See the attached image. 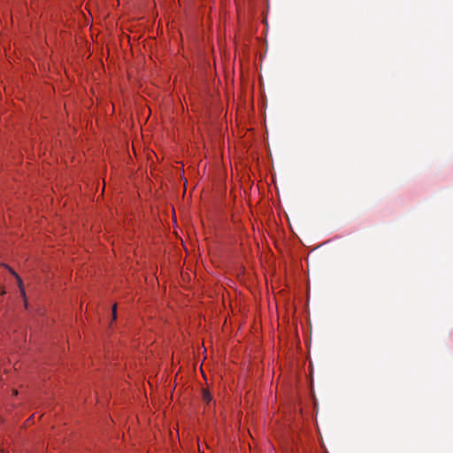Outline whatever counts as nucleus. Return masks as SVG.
Segmentation results:
<instances>
[{
	"label": "nucleus",
	"instance_id": "obj_2",
	"mask_svg": "<svg viewBox=\"0 0 453 453\" xmlns=\"http://www.w3.org/2000/svg\"><path fill=\"white\" fill-rule=\"evenodd\" d=\"M12 273L13 275H15V277H16V279H17V280H18L19 287V288H20V291H21L22 296H25V290H24V288H23V286H22V280H21L20 277H19L18 274H16L14 272H12Z\"/></svg>",
	"mask_w": 453,
	"mask_h": 453
},
{
	"label": "nucleus",
	"instance_id": "obj_1",
	"mask_svg": "<svg viewBox=\"0 0 453 453\" xmlns=\"http://www.w3.org/2000/svg\"><path fill=\"white\" fill-rule=\"evenodd\" d=\"M211 395L210 394V392L206 389H203V400L207 403H210V402L211 401Z\"/></svg>",
	"mask_w": 453,
	"mask_h": 453
},
{
	"label": "nucleus",
	"instance_id": "obj_3",
	"mask_svg": "<svg viewBox=\"0 0 453 453\" xmlns=\"http://www.w3.org/2000/svg\"><path fill=\"white\" fill-rule=\"evenodd\" d=\"M117 317V304L112 307V319L115 320Z\"/></svg>",
	"mask_w": 453,
	"mask_h": 453
}]
</instances>
